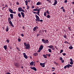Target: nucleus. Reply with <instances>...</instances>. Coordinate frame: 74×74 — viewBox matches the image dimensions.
<instances>
[{"label": "nucleus", "mask_w": 74, "mask_h": 74, "mask_svg": "<svg viewBox=\"0 0 74 74\" xmlns=\"http://www.w3.org/2000/svg\"><path fill=\"white\" fill-rule=\"evenodd\" d=\"M24 45L25 48L26 49L29 50L30 49V45L29 44H27L26 42L24 43Z\"/></svg>", "instance_id": "f257e3e1"}, {"label": "nucleus", "mask_w": 74, "mask_h": 74, "mask_svg": "<svg viewBox=\"0 0 74 74\" xmlns=\"http://www.w3.org/2000/svg\"><path fill=\"white\" fill-rule=\"evenodd\" d=\"M35 17H36V19H35V21H37L39 22H42L43 21V20L42 19L40 20L39 17L36 14H35Z\"/></svg>", "instance_id": "f03ea898"}, {"label": "nucleus", "mask_w": 74, "mask_h": 74, "mask_svg": "<svg viewBox=\"0 0 74 74\" xmlns=\"http://www.w3.org/2000/svg\"><path fill=\"white\" fill-rule=\"evenodd\" d=\"M42 42L44 44H48L49 42V41L48 40L46 39V40H45V39H42Z\"/></svg>", "instance_id": "7ed1b4c3"}, {"label": "nucleus", "mask_w": 74, "mask_h": 74, "mask_svg": "<svg viewBox=\"0 0 74 74\" xmlns=\"http://www.w3.org/2000/svg\"><path fill=\"white\" fill-rule=\"evenodd\" d=\"M45 63H40V65L42 67H45Z\"/></svg>", "instance_id": "20e7f679"}, {"label": "nucleus", "mask_w": 74, "mask_h": 74, "mask_svg": "<svg viewBox=\"0 0 74 74\" xmlns=\"http://www.w3.org/2000/svg\"><path fill=\"white\" fill-rule=\"evenodd\" d=\"M38 27L37 26H36L34 27L33 29V31L34 32L36 31V30H37L38 29Z\"/></svg>", "instance_id": "39448f33"}, {"label": "nucleus", "mask_w": 74, "mask_h": 74, "mask_svg": "<svg viewBox=\"0 0 74 74\" xmlns=\"http://www.w3.org/2000/svg\"><path fill=\"white\" fill-rule=\"evenodd\" d=\"M8 23H9L10 24V25L13 27H14V26L13 25L12 23V22L11 21H8Z\"/></svg>", "instance_id": "423d86ee"}, {"label": "nucleus", "mask_w": 74, "mask_h": 74, "mask_svg": "<svg viewBox=\"0 0 74 74\" xmlns=\"http://www.w3.org/2000/svg\"><path fill=\"white\" fill-rule=\"evenodd\" d=\"M23 55L24 57L25 58V59H27L28 58V57L26 55L25 53H23Z\"/></svg>", "instance_id": "0eeeda50"}, {"label": "nucleus", "mask_w": 74, "mask_h": 74, "mask_svg": "<svg viewBox=\"0 0 74 74\" xmlns=\"http://www.w3.org/2000/svg\"><path fill=\"white\" fill-rule=\"evenodd\" d=\"M30 68L32 69L33 70L35 71H37V69L35 67H30Z\"/></svg>", "instance_id": "6e6552de"}, {"label": "nucleus", "mask_w": 74, "mask_h": 74, "mask_svg": "<svg viewBox=\"0 0 74 74\" xmlns=\"http://www.w3.org/2000/svg\"><path fill=\"white\" fill-rule=\"evenodd\" d=\"M70 61L71 62H70V64L71 65H73V60L71 58L70 59Z\"/></svg>", "instance_id": "1a4fd4ad"}, {"label": "nucleus", "mask_w": 74, "mask_h": 74, "mask_svg": "<svg viewBox=\"0 0 74 74\" xmlns=\"http://www.w3.org/2000/svg\"><path fill=\"white\" fill-rule=\"evenodd\" d=\"M14 65L17 68L19 67V64L18 63L16 62L15 63Z\"/></svg>", "instance_id": "9d476101"}, {"label": "nucleus", "mask_w": 74, "mask_h": 74, "mask_svg": "<svg viewBox=\"0 0 74 74\" xmlns=\"http://www.w3.org/2000/svg\"><path fill=\"white\" fill-rule=\"evenodd\" d=\"M40 11H41V10L40 9H38L37 10V15L40 16L39 14H40Z\"/></svg>", "instance_id": "9b49d317"}, {"label": "nucleus", "mask_w": 74, "mask_h": 74, "mask_svg": "<svg viewBox=\"0 0 74 74\" xmlns=\"http://www.w3.org/2000/svg\"><path fill=\"white\" fill-rule=\"evenodd\" d=\"M21 14L22 16V17L24 18L25 17V14L23 12H21Z\"/></svg>", "instance_id": "f8f14e48"}, {"label": "nucleus", "mask_w": 74, "mask_h": 74, "mask_svg": "<svg viewBox=\"0 0 74 74\" xmlns=\"http://www.w3.org/2000/svg\"><path fill=\"white\" fill-rule=\"evenodd\" d=\"M22 10V7L19 8H18V11L19 12H21Z\"/></svg>", "instance_id": "ddd939ff"}, {"label": "nucleus", "mask_w": 74, "mask_h": 74, "mask_svg": "<svg viewBox=\"0 0 74 74\" xmlns=\"http://www.w3.org/2000/svg\"><path fill=\"white\" fill-rule=\"evenodd\" d=\"M36 5H41V3L40 2H38L37 3Z\"/></svg>", "instance_id": "4468645a"}, {"label": "nucleus", "mask_w": 74, "mask_h": 74, "mask_svg": "<svg viewBox=\"0 0 74 74\" xmlns=\"http://www.w3.org/2000/svg\"><path fill=\"white\" fill-rule=\"evenodd\" d=\"M47 47L51 49H52V48H53V46L52 45H50V46H48Z\"/></svg>", "instance_id": "2eb2a0df"}, {"label": "nucleus", "mask_w": 74, "mask_h": 74, "mask_svg": "<svg viewBox=\"0 0 74 74\" xmlns=\"http://www.w3.org/2000/svg\"><path fill=\"white\" fill-rule=\"evenodd\" d=\"M10 16L12 19H13L14 15L12 14H10Z\"/></svg>", "instance_id": "dca6fc26"}, {"label": "nucleus", "mask_w": 74, "mask_h": 74, "mask_svg": "<svg viewBox=\"0 0 74 74\" xmlns=\"http://www.w3.org/2000/svg\"><path fill=\"white\" fill-rule=\"evenodd\" d=\"M9 11H10V13H12V12H13V10H12L11 9H10V8H9Z\"/></svg>", "instance_id": "f3484780"}, {"label": "nucleus", "mask_w": 74, "mask_h": 74, "mask_svg": "<svg viewBox=\"0 0 74 74\" xmlns=\"http://www.w3.org/2000/svg\"><path fill=\"white\" fill-rule=\"evenodd\" d=\"M67 68H70V67H72V65L70 64H68L67 65Z\"/></svg>", "instance_id": "a211bd4d"}, {"label": "nucleus", "mask_w": 74, "mask_h": 74, "mask_svg": "<svg viewBox=\"0 0 74 74\" xmlns=\"http://www.w3.org/2000/svg\"><path fill=\"white\" fill-rule=\"evenodd\" d=\"M38 54L37 53H34L33 54V55L34 56H38Z\"/></svg>", "instance_id": "6ab92c4d"}, {"label": "nucleus", "mask_w": 74, "mask_h": 74, "mask_svg": "<svg viewBox=\"0 0 74 74\" xmlns=\"http://www.w3.org/2000/svg\"><path fill=\"white\" fill-rule=\"evenodd\" d=\"M9 26H7L6 27V32H8L9 31Z\"/></svg>", "instance_id": "aec40b11"}, {"label": "nucleus", "mask_w": 74, "mask_h": 74, "mask_svg": "<svg viewBox=\"0 0 74 74\" xmlns=\"http://www.w3.org/2000/svg\"><path fill=\"white\" fill-rule=\"evenodd\" d=\"M43 46L41 45L40 46V47L39 49L41 50H42V49H43Z\"/></svg>", "instance_id": "412c9836"}, {"label": "nucleus", "mask_w": 74, "mask_h": 74, "mask_svg": "<svg viewBox=\"0 0 74 74\" xmlns=\"http://www.w3.org/2000/svg\"><path fill=\"white\" fill-rule=\"evenodd\" d=\"M58 3V1H54V3L53 4V5H56V4H57Z\"/></svg>", "instance_id": "4be33fe9"}, {"label": "nucleus", "mask_w": 74, "mask_h": 74, "mask_svg": "<svg viewBox=\"0 0 74 74\" xmlns=\"http://www.w3.org/2000/svg\"><path fill=\"white\" fill-rule=\"evenodd\" d=\"M25 5H27L28 4V1L27 0L25 1Z\"/></svg>", "instance_id": "5701e85b"}, {"label": "nucleus", "mask_w": 74, "mask_h": 74, "mask_svg": "<svg viewBox=\"0 0 74 74\" xmlns=\"http://www.w3.org/2000/svg\"><path fill=\"white\" fill-rule=\"evenodd\" d=\"M3 48L5 50H7V45H4L3 46Z\"/></svg>", "instance_id": "b1692460"}, {"label": "nucleus", "mask_w": 74, "mask_h": 74, "mask_svg": "<svg viewBox=\"0 0 74 74\" xmlns=\"http://www.w3.org/2000/svg\"><path fill=\"white\" fill-rule=\"evenodd\" d=\"M34 64V62L33 61L31 62L30 63V65L32 66H33Z\"/></svg>", "instance_id": "393cba45"}, {"label": "nucleus", "mask_w": 74, "mask_h": 74, "mask_svg": "<svg viewBox=\"0 0 74 74\" xmlns=\"http://www.w3.org/2000/svg\"><path fill=\"white\" fill-rule=\"evenodd\" d=\"M18 15L19 17L21 18V15L20 13H18Z\"/></svg>", "instance_id": "a878e982"}, {"label": "nucleus", "mask_w": 74, "mask_h": 74, "mask_svg": "<svg viewBox=\"0 0 74 74\" xmlns=\"http://www.w3.org/2000/svg\"><path fill=\"white\" fill-rule=\"evenodd\" d=\"M43 56L44 57V58H47V56L45 55H43Z\"/></svg>", "instance_id": "bb28decb"}, {"label": "nucleus", "mask_w": 74, "mask_h": 74, "mask_svg": "<svg viewBox=\"0 0 74 74\" xmlns=\"http://www.w3.org/2000/svg\"><path fill=\"white\" fill-rule=\"evenodd\" d=\"M48 51L49 53L52 52L51 49H48Z\"/></svg>", "instance_id": "cd10ccee"}, {"label": "nucleus", "mask_w": 74, "mask_h": 74, "mask_svg": "<svg viewBox=\"0 0 74 74\" xmlns=\"http://www.w3.org/2000/svg\"><path fill=\"white\" fill-rule=\"evenodd\" d=\"M51 16L50 15H48L47 16H46V17L47 18H49Z\"/></svg>", "instance_id": "c85d7f7f"}, {"label": "nucleus", "mask_w": 74, "mask_h": 74, "mask_svg": "<svg viewBox=\"0 0 74 74\" xmlns=\"http://www.w3.org/2000/svg\"><path fill=\"white\" fill-rule=\"evenodd\" d=\"M54 64H56V65H58V63H56V62H54Z\"/></svg>", "instance_id": "c756f323"}, {"label": "nucleus", "mask_w": 74, "mask_h": 74, "mask_svg": "<svg viewBox=\"0 0 74 74\" xmlns=\"http://www.w3.org/2000/svg\"><path fill=\"white\" fill-rule=\"evenodd\" d=\"M41 50H42L40 49H39V50L37 51V52L38 53L40 52Z\"/></svg>", "instance_id": "7c9ffc66"}, {"label": "nucleus", "mask_w": 74, "mask_h": 74, "mask_svg": "<svg viewBox=\"0 0 74 74\" xmlns=\"http://www.w3.org/2000/svg\"><path fill=\"white\" fill-rule=\"evenodd\" d=\"M69 48L70 49H72L73 48V47L72 46H70L69 47Z\"/></svg>", "instance_id": "2f4dec72"}, {"label": "nucleus", "mask_w": 74, "mask_h": 74, "mask_svg": "<svg viewBox=\"0 0 74 74\" xmlns=\"http://www.w3.org/2000/svg\"><path fill=\"white\" fill-rule=\"evenodd\" d=\"M46 13H47V14H50V12H49V11L48 10H47L46 11Z\"/></svg>", "instance_id": "473e14b6"}, {"label": "nucleus", "mask_w": 74, "mask_h": 74, "mask_svg": "<svg viewBox=\"0 0 74 74\" xmlns=\"http://www.w3.org/2000/svg\"><path fill=\"white\" fill-rule=\"evenodd\" d=\"M27 10H29V6L28 5H27Z\"/></svg>", "instance_id": "72a5a7b5"}, {"label": "nucleus", "mask_w": 74, "mask_h": 74, "mask_svg": "<svg viewBox=\"0 0 74 74\" xmlns=\"http://www.w3.org/2000/svg\"><path fill=\"white\" fill-rule=\"evenodd\" d=\"M8 22L10 21H11V19L10 18V17H9L8 18Z\"/></svg>", "instance_id": "f704fd0d"}, {"label": "nucleus", "mask_w": 74, "mask_h": 74, "mask_svg": "<svg viewBox=\"0 0 74 74\" xmlns=\"http://www.w3.org/2000/svg\"><path fill=\"white\" fill-rule=\"evenodd\" d=\"M63 52V50H61L60 51V53H61Z\"/></svg>", "instance_id": "c9c22d12"}, {"label": "nucleus", "mask_w": 74, "mask_h": 74, "mask_svg": "<svg viewBox=\"0 0 74 74\" xmlns=\"http://www.w3.org/2000/svg\"><path fill=\"white\" fill-rule=\"evenodd\" d=\"M6 42L7 43H9L10 42V40L9 39H7L6 40Z\"/></svg>", "instance_id": "e433bc0d"}, {"label": "nucleus", "mask_w": 74, "mask_h": 74, "mask_svg": "<svg viewBox=\"0 0 74 74\" xmlns=\"http://www.w3.org/2000/svg\"><path fill=\"white\" fill-rule=\"evenodd\" d=\"M44 16H46V12H44Z\"/></svg>", "instance_id": "4c0bfd02"}, {"label": "nucleus", "mask_w": 74, "mask_h": 74, "mask_svg": "<svg viewBox=\"0 0 74 74\" xmlns=\"http://www.w3.org/2000/svg\"><path fill=\"white\" fill-rule=\"evenodd\" d=\"M38 10V9H34L33 10L34 11H37Z\"/></svg>", "instance_id": "58836bf2"}, {"label": "nucleus", "mask_w": 74, "mask_h": 74, "mask_svg": "<svg viewBox=\"0 0 74 74\" xmlns=\"http://www.w3.org/2000/svg\"><path fill=\"white\" fill-rule=\"evenodd\" d=\"M66 53H63V55L64 56H66Z\"/></svg>", "instance_id": "ea45409f"}, {"label": "nucleus", "mask_w": 74, "mask_h": 74, "mask_svg": "<svg viewBox=\"0 0 74 74\" xmlns=\"http://www.w3.org/2000/svg\"><path fill=\"white\" fill-rule=\"evenodd\" d=\"M67 68V65H66V66H64V69H66V68Z\"/></svg>", "instance_id": "a19ab883"}, {"label": "nucleus", "mask_w": 74, "mask_h": 74, "mask_svg": "<svg viewBox=\"0 0 74 74\" xmlns=\"http://www.w3.org/2000/svg\"><path fill=\"white\" fill-rule=\"evenodd\" d=\"M61 62L62 63H64V60H61Z\"/></svg>", "instance_id": "79ce46f5"}, {"label": "nucleus", "mask_w": 74, "mask_h": 74, "mask_svg": "<svg viewBox=\"0 0 74 74\" xmlns=\"http://www.w3.org/2000/svg\"><path fill=\"white\" fill-rule=\"evenodd\" d=\"M64 37L65 38H67V36H66V35H64Z\"/></svg>", "instance_id": "37998d69"}, {"label": "nucleus", "mask_w": 74, "mask_h": 74, "mask_svg": "<svg viewBox=\"0 0 74 74\" xmlns=\"http://www.w3.org/2000/svg\"><path fill=\"white\" fill-rule=\"evenodd\" d=\"M18 42H20L21 41V39L18 38Z\"/></svg>", "instance_id": "c03bdc74"}, {"label": "nucleus", "mask_w": 74, "mask_h": 74, "mask_svg": "<svg viewBox=\"0 0 74 74\" xmlns=\"http://www.w3.org/2000/svg\"><path fill=\"white\" fill-rule=\"evenodd\" d=\"M16 48L18 51H20V50L18 47H16Z\"/></svg>", "instance_id": "a18cd8bd"}, {"label": "nucleus", "mask_w": 74, "mask_h": 74, "mask_svg": "<svg viewBox=\"0 0 74 74\" xmlns=\"http://www.w3.org/2000/svg\"><path fill=\"white\" fill-rule=\"evenodd\" d=\"M63 60V58H62V57H60V60L61 61H62V60Z\"/></svg>", "instance_id": "49530a36"}, {"label": "nucleus", "mask_w": 74, "mask_h": 74, "mask_svg": "<svg viewBox=\"0 0 74 74\" xmlns=\"http://www.w3.org/2000/svg\"><path fill=\"white\" fill-rule=\"evenodd\" d=\"M21 36H22V37H24V35L23 34H21Z\"/></svg>", "instance_id": "de8ad7c7"}, {"label": "nucleus", "mask_w": 74, "mask_h": 74, "mask_svg": "<svg viewBox=\"0 0 74 74\" xmlns=\"http://www.w3.org/2000/svg\"><path fill=\"white\" fill-rule=\"evenodd\" d=\"M16 12H12V14H16Z\"/></svg>", "instance_id": "09e8293b"}, {"label": "nucleus", "mask_w": 74, "mask_h": 74, "mask_svg": "<svg viewBox=\"0 0 74 74\" xmlns=\"http://www.w3.org/2000/svg\"><path fill=\"white\" fill-rule=\"evenodd\" d=\"M62 11H63V12H65V11H66V10H65L64 9H62Z\"/></svg>", "instance_id": "8fccbe9b"}, {"label": "nucleus", "mask_w": 74, "mask_h": 74, "mask_svg": "<svg viewBox=\"0 0 74 74\" xmlns=\"http://www.w3.org/2000/svg\"><path fill=\"white\" fill-rule=\"evenodd\" d=\"M64 43L65 44H67V43H69V42H67V41H65L64 42Z\"/></svg>", "instance_id": "3c124183"}, {"label": "nucleus", "mask_w": 74, "mask_h": 74, "mask_svg": "<svg viewBox=\"0 0 74 74\" xmlns=\"http://www.w3.org/2000/svg\"><path fill=\"white\" fill-rule=\"evenodd\" d=\"M21 11L23 12H25V11L23 10V9H22L21 10Z\"/></svg>", "instance_id": "603ef678"}, {"label": "nucleus", "mask_w": 74, "mask_h": 74, "mask_svg": "<svg viewBox=\"0 0 74 74\" xmlns=\"http://www.w3.org/2000/svg\"><path fill=\"white\" fill-rule=\"evenodd\" d=\"M67 2V0H65V1H64V2L66 3Z\"/></svg>", "instance_id": "864d4df0"}, {"label": "nucleus", "mask_w": 74, "mask_h": 74, "mask_svg": "<svg viewBox=\"0 0 74 74\" xmlns=\"http://www.w3.org/2000/svg\"><path fill=\"white\" fill-rule=\"evenodd\" d=\"M68 29L70 31H71V29H70V27H68Z\"/></svg>", "instance_id": "5fc2aeb1"}, {"label": "nucleus", "mask_w": 74, "mask_h": 74, "mask_svg": "<svg viewBox=\"0 0 74 74\" xmlns=\"http://www.w3.org/2000/svg\"><path fill=\"white\" fill-rule=\"evenodd\" d=\"M16 4L17 5H19V3L18 2H16Z\"/></svg>", "instance_id": "6e6d98bb"}, {"label": "nucleus", "mask_w": 74, "mask_h": 74, "mask_svg": "<svg viewBox=\"0 0 74 74\" xmlns=\"http://www.w3.org/2000/svg\"><path fill=\"white\" fill-rule=\"evenodd\" d=\"M55 48L57 50L58 49V48H57V47L56 46H55Z\"/></svg>", "instance_id": "4d7b16f0"}, {"label": "nucleus", "mask_w": 74, "mask_h": 74, "mask_svg": "<svg viewBox=\"0 0 74 74\" xmlns=\"http://www.w3.org/2000/svg\"><path fill=\"white\" fill-rule=\"evenodd\" d=\"M33 13L34 14H37V12H33Z\"/></svg>", "instance_id": "13d9d810"}, {"label": "nucleus", "mask_w": 74, "mask_h": 74, "mask_svg": "<svg viewBox=\"0 0 74 74\" xmlns=\"http://www.w3.org/2000/svg\"><path fill=\"white\" fill-rule=\"evenodd\" d=\"M52 69H54V70H55V68L53 67H52Z\"/></svg>", "instance_id": "bf43d9fd"}, {"label": "nucleus", "mask_w": 74, "mask_h": 74, "mask_svg": "<svg viewBox=\"0 0 74 74\" xmlns=\"http://www.w3.org/2000/svg\"><path fill=\"white\" fill-rule=\"evenodd\" d=\"M48 57H49L51 56V54H49L48 55Z\"/></svg>", "instance_id": "052dcab7"}, {"label": "nucleus", "mask_w": 74, "mask_h": 74, "mask_svg": "<svg viewBox=\"0 0 74 74\" xmlns=\"http://www.w3.org/2000/svg\"><path fill=\"white\" fill-rule=\"evenodd\" d=\"M23 28L24 30H25V27L23 26Z\"/></svg>", "instance_id": "680f3d73"}, {"label": "nucleus", "mask_w": 74, "mask_h": 74, "mask_svg": "<svg viewBox=\"0 0 74 74\" xmlns=\"http://www.w3.org/2000/svg\"><path fill=\"white\" fill-rule=\"evenodd\" d=\"M39 36V35L38 34H37V37H38Z\"/></svg>", "instance_id": "e2e57ef3"}, {"label": "nucleus", "mask_w": 74, "mask_h": 74, "mask_svg": "<svg viewBox=\"0 0 74 74\" xmlns=\"http://www.w3.org/2000/svg\"><path fill=\"white\" fill-rule=\"evenodd\" d=\"M6 74H11L10 72L7 73Z\"/></svg>", "instance_id": "0e129e2a"}, {"label": "nucleus", "mask_w": 74, "mask_h": 74, "mask_svg": "<svg viewBox=\"0 0 74 74\" xmlns=\"http://www.w3.org/2000/svg\"><path fill=\"white\" fill-rule=\"evenodd\" d=\"M63 8H64V7H62L61 8V9H63Z\"/></svg>", "instance_id": "69168bd1"}, {"label": "nucleus", "mask_w": 74, "mask_h": 74, "mask_svg": "<svg viewBox=\"0 0 74 74\" xmlns=\"http://www.w3.org/2000/svg\"><path fill=\"white\" fill-rule=\"evenodd\" d=\"M34 8V6H33L32 7V8Z\"/></svg>", "instance_id": "338daca9"}, {"label": "nucleus", "mask_w": 74, "mask_h": 74, "mask_svg": "<svg viewBox=\"0 0 74 74\" xmlns=\"http://www.w3.org/2000/svg\"><path fill=\"white\" fill-rule=\"evenodd\" d=\"M4 8H5V7H3V8H2V10H3Z\"/></svg>", "instance_id": "774afa93"}]
</instances>
